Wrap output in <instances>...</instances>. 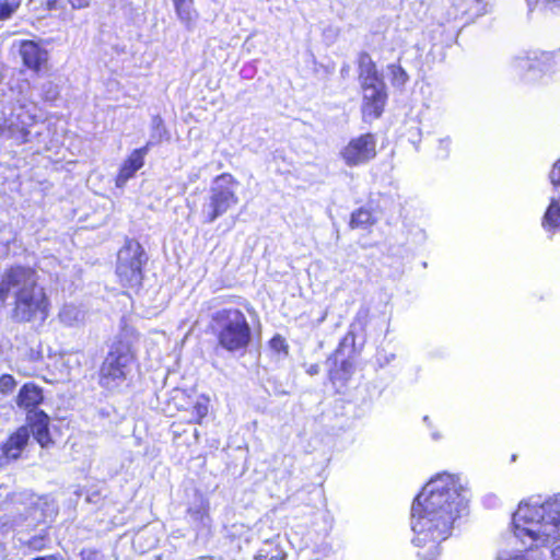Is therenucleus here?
<instances>
[{
  "instance_id": "2f4dec72",
  "label": "nucleus",
  "mask_w": 560,
  "mask_h": 560,
  "mask_svg": "<svg viewBox=\"0 0 560 560\" xmlns=\"http://www.w3.org/2000/svg\"><path fill=\"white\" fill-rule=\"evenodd\" d=\"M320 371V366L319 364L315 363V364H312L308 369H307V374L310 375H316L318 374Z\"/></svg>"
},
{
  "instance_id": "f03ea898",
  "label": "nucleus",
  "mask_w": 560,
  "mask_h": 560,
  "mask_svg": "<svg viewBox=\"0 0 560 560\" xmlns=\"http://www.w3.org/2000/svg\"><path fill=\"white\" fill-rule=\"evenodd\" d=\"M13 293L10 319L18 325L43 327L52 310L47 289L39 283L36 269L28 265L13 264L0 275V302Z\"/></svg>"
},
{
  "instance_id": "393cba45",
  "label": "nucleus",
  "mask_w": 560,
  "mask_h": 560,
  "mask_svg": "<svg viewBox=\"0 0 560 560\" xmlns=\"http://www.w3.org/2000/svg\"><path fill=\"white\" fill-rule=\"evenodd\" d=\"M269 347L272 351L277 352V353H283V354H288L289 353V345L285 340L284 337H282L281 335L277 334L275 335L270 340H269Z\"/></svg>"
},
{
  "instance_id": "6e6552de",
  "label": "nucleus",
  "mask_w": 560,
  "mask_h": 560,
  "mask_svg": "<svg viewBox=\"0 0 560 560\" xmlns=\"http://www.w3.org/2000/svg\"><path fill=\"white\" fill-rule=\"evenodd\" d=\"M237 186L238 180L231 173L215 176L208 201L201 210L202 223H213L238 205L240 198L235 191Z\"/></svg>"
},
{
  "instance_id": "20e7f679",
  "label": "nucleus",
  "mask_w": 560,
  "mask_h": 560,
  "mask_svg": "<svg viewBox=\"0 0 560 560\" xmlns=\"http://www.w3.org/2000/svg\"><path fill=\"white\" fill-rule=\"evenodd\" d=\"M138 339V330L125 325L109 346L97 371V383L106 392L112 393L128 381L132 366L137 362L135 343Z\"/></svg>"
},
{
  "instance_id": "6ab92c4d",
  "label": "nucleus",
  "mask_w": 560,
  "mask_h": 560,
  "mask_svg": "<svg viewBox=\"0 0 560 560\" xmlns=\"http://www.w3.org/2000/svg\"><path fill=\"white\" fill-rule=\"evenodd\" d=\"M377 222V217L372 208L359 207L350 214L349 228L351 230H370Z\"/></svg>"
},
{
  "instance_id": "7c9ffc66",
  "label": "nucleus",
  "mask_w": 560,
  "mask_h": 560,
  "mask_svg": "<svg viewBox=\"0 0 560 560\" xmlns=\"http://www.w3.org/2000/svg\"><path fill=\"white\" fill-rule=\"evenodd\" d=\"M74 9H82L90 5L92 0H68Z\"/></svg>"
},
{
  "instance_id": "39448f33",
  "label": "nucleus",
  "mask_w": 560,
  "mask_h": 560,
  "mask_svg": "<svg viewBox=\"0 0 560 560\" xmlns=\"http://www.w3.org/2000/svg\"><path fill=\"white\" fill-rule=\"evenodd\" d=\"M514 535L522 541L530 539L527 549L537 547L539 540L560 536V498L537 505H518L513 517Z\"/></svg>"
},
{
  "instance_id": "bb28decb",
  "label": "nucleus",
  "mask_w": 560,
  "mask_h": 560,
  "mask_svg": "<svg viewBox=\"0 0 560 560\" xmlns=\"http://www.w3.org/2000/svg\"><path fill=\"white\" fill-rule=\"evenodd\" d=\"M264 558L267 560H287L288 553L287 551L279 549L278 546L275 545L269 550L266 551Z\"/></svg>"
},
{
  "instance_id": "f257e3e1",
  "label": "nucleus",
  "mask_w": 560,
  "mask_h": 560,
  "mask_svg": "<svg viewBox=\"0 0 560 560\" xmlns=\"http://www.w3.org/2000/svg\"><path fill=\"white\" fill-rule=\"evenodd\" d=\"M464 508L460 486L451 474H438L421 489L411 505L412 544L418 560H439L441 544L452 535Z\"/></svg>"
},
{
  "instance_id": "dca6fc26",
  "label": "nucleus",
  "mask_w": 560,
  "mask_h": 560,
  "mask_svg": "<svg viewBox=\"0 0 560 560\" xmlns=\"http://www.w3.org/2000/svg\"><path fill=\"white\" fill-rule=\"evenodd\" d=\"M44 401V390L34 382L24 383L15 397L16 406L25 411H36Z\"/></svg>"
},
{
  "instance_id": "aec40b11",
  "label": "nucleus",
  "mask_w": 560,
  "mask_h": 560,
  "mask_svg": "<svg viewBox=\"0 0 560 560\" xmlns=\"http://www.w3.org/2000/svg\"><path fill=\"white\" fill-rule=\"evenodd\" d=\"M541 224L547 230L560 228V198L551 200L545 211Z\"/></svg>"
},
{
  "instance_id": "ddd939ff",
  "label": "nucleus",
  "mask_w": 560,
  "mask_h": 560,
  "mask_svg": "<svg viewBox=\"0 0 560 560\" xmlns=\"http://www.w3.org/2000/svg\"><path fill=\"white\" fill-rule=\"evenodd\" d=\"M151 143L147 142L141 148L132 150L120 164L115 177L117 187H122L136 173L144 166L145 156L149 153Z\"/></svg>"
},
{
  "instance_id": "f3484780",
  "label": "nucleus",
  "mask_w": 560,
  "mask_h": 560,
  "mask_svg": "<svg viewBox=\"0 0 560 560\" xmlns=\"http://www.w3.org/2000/svg\"><path fill=\"white\" fill-rule=\"evenodd\" d=\"M30 430L42 447H47L52 444V439L49 433V417L44 410L34 412L33 418L28 422Z\"/></svg>"
},
{
  "instance_id": "f704fd0d",
  "label": "nucleus",
  "mask_w": 560,
  "mask_h": 560,
  "mask_svg": "<svg viewBox=\"0 0 560 560\" xmlns=\"http://www.w3.org/2000/svg\"><path fill=\"white\" fill-rule=\"evenodd\" d=\"M154 121L156 122V126H163V120L160 117H155Z\"/></svg>"
},
{
  "instance_id": "423d86ee",
  "label": "nucleus",
  "mask_w": 560,
  "mask_h": 560,
  "mask_svg": "<svg viewBox=\"0 0 560 560\" xmlns=\"http://www.w3.org/2000/svg\"><path fill=\"white\" fill-rule=\"evenodd\" d=\"M217 346L229 353H245L253 341V328L246 314L238 307L215 311L208 324Z\"/></svg>"
},
{
  "instance_id": "cd10ccee",
  "label": "nucleus",
  "mask_w": 560,
  "mask_h": 560,
  "mask_svg": "<svg viewBox=\"0 0 560 560\" xmlns=\"http://www.w3.org/2000/svg\"><path fill=\"white\" fill-rule=\"evenodd\" d=\"M80 560H104V556L94 548H85L80 552Z\"/></svg>"
},
{
  "instance_id": "5701e85b",
  "label": "nucleus",
  "mask_w": 560,
  "mask_h": 560,
  "mask_svg": "<svg viewBox=\"0 0 560 560\" xmlns=\"http://www.w3.org/2000/svg\"><path fill=\"white\" fill-rule=\"evenodd\" d=\"M22 0H0V21L11 19L20 9Z\"/></svg>"
},
{
  "instance_id": "b1692460",
  "label": "nucleus",
  "mask_w": 560,
  "mask_h": 560,
  "mask_svg": "<svg viewBox=\"0 0 560 560\" xmlns=\"http://www.w3.org/2000/svg\"><path fill=\"white\" fill-rule=\"evenodd\" d=\"M49 542V535L47 532L40 533L31 537L23 545L31 551H42L47 548Z\"/></svg>"
},
{
  "instance_id": "4468645a",
  "label": "nucleus",
  "mask_w": 560,
  "mask_h": 560,
  "mask_svg": "<svg viewBox=\"0 0 560 560\" xmlns=\"http://www.w3.org/2000/svg\"><path fill=\"white\" fill-rule=\"evenodd\" d=\"M342 346L343 342H340L328 358L331 365L328 369L327 376L334 385L337 383L345 384L348 382L354 371V363L351 359L340 358Z\"/></svg>"
},
{
  "instance_id": "0eeeda50",
  "label": "nucleus",
  "mask_w": 560,
  "mask_h": 560,
  "mask_svg": "<svg viewBox=\"0 0 560 560\" xmlns=\"http://www.w3.org/2000/svg\"><path fill=\"white\" fill-rule=\"evenodd\" d=\"M149 257L142 244L136 238L126 237L117 252L115 275L122 289L138 291L144 280Z\"/></svg>"
},
{
  "instance_id": "473e14b6",
  "label": "nucleus",
  "mask_w": 560,
  "mask_h": 560,
  "mask_svg": "<svg viewBox=\"0 0 560 560\" xmlns=\"http://www.w3.org/2000/svg\"><path fill=\"white\" fill-rule=\"evenodd\" d=\"M555 560H560V546L553 551Z\"/></svg>"
},
{
  "instance_id": "4be33fe9",
  "label": "nucleus",
  "mask_w": 560,
  "mask_h": 560,
  "mask_svg": "<svg viewBox=\"0 0 560 560\" xmlns=\"http://www.w3.org/2000/svg\"><path fill=\"white\" fill-rule=\"evenodd\" d=\"M387 68L394 86L402 88L408 82L409 75L400 65L392 63Z\"/></svg>"
},
{
  "instance_id": "2eb2a0df",
  "label": "nucleus",
  "mask_w": 560,
  "mask_h": 560,
  "mask_svg": "<svg viewBox=\"0 0 560 560\" xmlns=\"http://www.w3.org/2000/svg\"><path fill=\"white\" fill-rule=\"evenodd\" d=\"M357 63L360 88L385 84L375 61L372 59L369 52H359Z\"/></svg>"
},
{
  "instance_id": "1a4fd4ad",
  "label": "nucleus",
  "mask_w": 560,
  "mask_h": 560,
  "mask_svg": "<svg viewBox=\"0 0 560 560\" xmlns=\"http://www.w3.org/2000/svg\"><path fill=\"white\" fill-rule=\"evenodd\" d=\"M339 154L349 167L368 164L377 155L376 136L372 132H365L353 137L340 150Z\"/></svg>"
},
{
  "instance_id": "a878e982",
  "label": "nucleus",
  "mask_w": 560,
  "mask_h": 560,
  "mask_svg": "<svg viewBox=\"0 0 560 560\" xmlns=\"http://www.w3.org/2000/svg\"><path fill=\"white\" fill-rule=\"evenodd\" d=\"M16 387V381L13 375L4 373L0 375V393L2 395L11 394Z\"/></svg>"
},
{
  "instance_id": "c756f323",
  "label": "nucleus",
  "mask_w": 560,
  "mask_h": 560,
  "mask_svg": "<svg viewBox=\"0 0 560 560\" xmlns=\"http://www.w3.org/2000/svg\"><path fill=\"white\" fill-rule=\"evenodd\" d=\"M61 8V0H46L44 9L48 11L59 10Z\"/></svg>"
},
{
  "instance_id": "7ed1b4c3",
  "label": "nucleus",
  "mask_w": 560,
  "mask_h": 560,
  "mask_svg": "<svg viewBox=\"0 0 560 560\" xmlns=\"http://www.w3.org/2000/svg\"><path fill=\"white\" fill-rule=\"evenodd\" d=\"M167 407L177 412L170 430L173 443L187 448L198 444L200 433L191 425H201L210 413L211 401L205 394L188 393L185 389H174L167 401Z\"/></svg>"
},
{
  "instance_id": "c85d7f7f",
  "label": "nucleus",
  "mask_w": 560,
  "mask_h": 560,
  "mask_svg": "<svg viewBox=\"0 0 560 560\" xmlns=\"http://www.w3.org/2000/svg\"><path fill=\"white\" fill-rule=\"evenodd\" d=\"M549 178L553 186H560V159L553 164Z\"/></svg>"
},
{
  "instance_id": "9b49d317",
  "label": "nucleus",
  "mask_w": 560,
  "mask_h": 560,
  "mask_svg": "<svg viewBox=\"0 0 560 560\" xmlns=\"http://www.w3.org/2000/svg\"><path fill=\"white\" fill-rule=\"evenodd\" d=\"M19 55L22 59L23 67L35 74H40L48 69L49 54L35 40H21Z\"/></svg>"
},
{
  "instance_id": "a211bd4d",
  "label": "nucleus",
  "mask_w": 560,
  "mask_h": 560,
  "mask_svg": "<svg viewBox=\"0 0 560 560\" xmlns=\"http://www.w3.org/2000/svg\"><path fill=\"white\" fill-rule=\"evenodd\" d=\"M176 16L187 30H191L199 16L195 0H172Z\"/></svg>"
},
{
  "instance_id": "72a5a7b5",
  "label": "nucleus",
  "mask_w": 560,
  "mask_h": 560,
  "mask_svg": "<svg viewBox=\"0 0 560 560\" xmlns=\"http://www.w3.org/2000/svg\"><path fill=\"white\" fill-rule=\"evenodd\" d=\"M547 3H551L553 5L560 7V0H546Z\"/></svg>"
},
{
  "instance_id": "412c9836",
  "label": "nucleus",
  "mask_w": 560,
  "mask_h": 560,
  "mask_svg": "<svg viewBox=\"0 0 560 560\" xmlns=\"http://www.w3.org/2000/svg\"><path fill=\"white\" fill-rule=\"evenodd\" d=\"M371 312L369 307H361L353 317L350 325V334L352 340H354L355 334H363L366 330L369 323L371 322Z\"/></svg>"
},
{
  "instance_id": "f8f14e48",
  "label": "nucleus",
  "mask_w": 560,
  "mask_h": 560,
  "mask_svg": "<svg viewBox=\"0 0 560 560\" xmlns=\"http://www.w3.org/2000/svg\"><path fill=\"white\" fill-rule=\"evenodd\" d=\"M30 430L27 425H21L10 433L0 444V467L18 460L28 444Z\"/></svg>"
},
{
  "instance_id": "9d476101",
  "label": "nucleus",
  "mask_w": 560,
  "mask_h": 560,
  "mask_svg": "<svg viewBox=\"0 0 560 560\" xmlns=\"http://www.w3.org/2000/svg\"><path fill=\"white\" fill-rule=\"evenodd\" d=\"M361 115L363 120L372 121L378 119L385 112L388 101L386 84L361 88Z\"/></svg>"
}]
</instances>
